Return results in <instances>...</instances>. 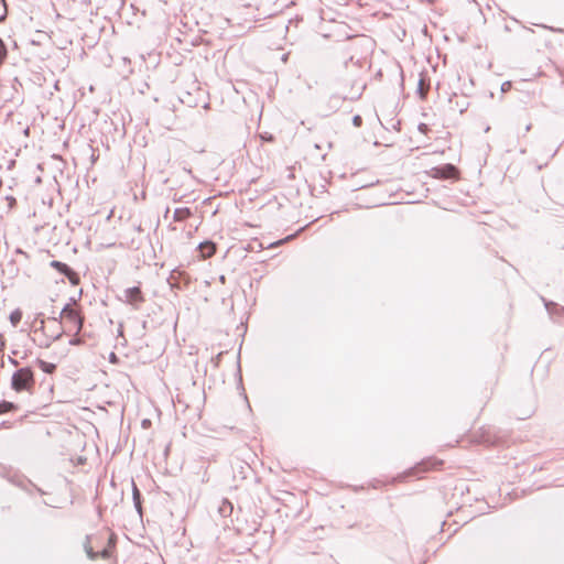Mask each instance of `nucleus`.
Here are the masks:
<instances>
[{
	"label": "nucleus",
	"mask_w": 564,
	"mask_h": 564,
	"mask_svg": "<svg viewBox=\"0 0 564 564\" xmlns=\"http://www.w3.org/2000/svg\"><path fill=\"white\" fill-rule=\"evenodd\" d=\"M10 387L15 392L33 393L35 387L34 371L30 366L19 368L11 376Z\"/></svg>",
	"instance_id": "f257e3e1"
},
{
	"label": "nucleus",
	"mask_w": 564,
	"mask_h": 564,
	"mask_svg": "<svg viewBox=\"0 0 564 564\" xmlns=\"http://www.w3.org/2000/svg\"><path fill=\"white\" fill-rule=\"evenodd\" d=\"M442 464H443L442 460H437L435 458L423 459L422 462L416 464L414 467L410 468L404 474L399 475L398 476V480H403L405 477L414 476V475H416L417 473H421V471H427L430 469H435L438 466H441Z\"/></svg>",
	"instance_id": "f03ea898"
},
{
	"label": "nucleus",
	"mask_w": 564,
	"mask_h": 564,
	"mask_svg": "<svg viewBox=\"0 0 564 564\" xmlns=\"http://www.w3.org/2000/svg\"><path fill=\"white\" fill-rule=\"evenodd\" d=\"M63 316L76 325L77 334L82 330V328L84 326V317L79 314V312L76 308L72 307L70 304H66L63 307L62 312L59 313V316L52 317V319L58 321Z\"/></svg>",
	"instance_id": "7ed1b4c3"
},
{
	"label": "nucleus",
	"mask_w": 564,
	"mask_h": 564,
	"mask_svg": "<svg viewBox=\"0 0 564 564\" xmlns=\"http://www.w3.org/2000/svg\"><path fill=\"white\" fill-rule=\"evenodd\" d=\"M458 173H459L458 169L451 163L438 165L431 170L432 176L434 178H440V180L457 178Z\"/></svg>",
	"instance_id": "20e7f679"
},
{
	"label": "nucleus",
	"mask_w": 564,
	"mask_h": 564,
	"mask_svg": "<svg viewBox=\"0 0 564 564\" xmlns=\"http://www.w3.org/2000/svg\"><path fill=\"white\" fill-rule=\"evenodd\" d=\"M124 302L132 306L133 310H139L141 304L145 301L140 286H131L124 290Z\"/></svg>",
	"instance_id": "39448f33"
},
{
	"label": "nucleus",
	"mask_w": 564,
	"mask_h": 564,
	"mask_svg": "<svg viewBox=\"0 0 564 564\" xmlns=\"http://www.w3.org/2000/svg\"><path fill=\"white\" fill-rule=\"evenodd\" d=\"M50 267L55 269L58 273L65 275L73 285L79 282L78 274L68 264L58 260H52L50 262Z\"/></svg>",
	"instance_id": "423d86ee"
},
{
	"label": "nucleus",
	"mask_w": 564,
	"mask_h": 564,
	"mask_svg": "<svg viewBox=\"0 0 564 564\" xmlns=\"http://www.w3.org/2000/svg\"><path fill=\"white\" fill-rule=\"evenodd\" d=\"M178 280H184V282L186 284L189 282V278L185 272L173 270L169 278V282H170L172 289H174V288L181 289V286L178 284Z\"/></svg>",
	"instance_id": "0eeeda50"
},
{
	"label": "nucleus",
	"mask_w": 564,
	"mask_h": 564,
	"mask_svg": "<svg viewBox=\"0 0 564 564\" xmlns=\"http://www.w3.org/2000/svg\"><path fill=\"white\" fill-rule=\"evenodd\" d=\"M131 485H132L133 503H134L135 510L141 516L142 514V495L133 480L131 481Z\"/></svg>",
	"instance_id": "6e6552de"
},
{
	"label": "nucleus",
	"mask_w": 564,
	"mask_h": 564,
	"mask_svg": "<svg viewBox=\"0 0 564 564\" xmlns=\"http://www.w3.org/2000/svg\"><path fill=\"white\" fill-rule=\"evenodd\" d=\"M199 251L204 258H209L216 252V245L213 241H204L199 245Z\"/></svg>",
	"instance_id": "1a4fd4ad"
},
{
	"label": "nucleus",
	"mask_w": 564,
	"mask_h": 564,
	"mask_svg": "<svg viewBox=\"0 0 564 564\" xmlns=\"http://www.w3.org/2000/svg\"><path fill=\"white\" fill-rule=\"evenodd\" d=\"M234 505L228 499H223L219 507L218 512L221 517L227 518L232 514Z\"/></svg>",
	"instance_id": "9d476101"
},
{
	"label": "nucleus",
	"mask_w": 564,
	"mask_h": 564,
	"mask_svg": "<svg viewBox=\"0 0 564 564\" xmlns=\"http://www.w3.org/2000/svg\"><path fill=\"white\" fill-rule=\"evenodd\" d=\"M193 215L192 210L187 207L176 208L174 210L173 218L175 221H184Z\"/></svg>",
	"instance_id": "9b49d317"
},
{
	"label": "nucleus",
	"mask_w": 564,
	"mask_h": 564,
	"mask_svg": "<svg viewBox=\"0 0 564 564\" xmlns=\"http://www.w3.org/2000/svg\"><path fill=\"white\" fill-rule=\"evenodd\" d=\"M36 364L40 367V369L47 375H52L57 368L55 364L47 362L40 358L36 359Z\"/></svg>",
	"instance_id": "f8f14e48"
},
{
	"label": "nucleus",
	"mask_w": 564,
	"mask_h": 564,
	"mask_svg": "<svg viewBox=\"0 0 564 564\" xmlns=\"http://www.w3.org/2000/svg\"><path fill=\"white\" fill-rule=\"evenodd\" d=\"M84 550L89 560L94 561L99 557V553L95 552L94 549L90 546V535H86L85 543H84Z\"/></svg>",
	"instance_id": "ddd939ff"
},
{
	"label": "nucleus",
	"mask_w": 564,
	"mask_h": 564,
	"mask_svg": "<svg viewBox=\"0 0 564 564\" xmlns=\"http://www.w3.org/2000/svg\"><path fill=\"white\" fill-rule=\"evenodd\" d=\"M18 409V405L11 401H0V415L9 412H13Z\"/></svg>",
	"instance_id": "4468645a"
},
{
	"label": "nucleus",
	"mask_w": 564,
	"mask_h": 564,
	"mask_svg": "<svg viewBox=\"0 0 564 564\" xmlns=\"http://www.w3.org/2000/svg\"><path fill=\"white\" fill-rule=\"evenodd\" d=\"M424 83H425V75L423 73H420L416 93L421 99H425L426 94H427V90L424 88Z\"/></svg>",
	"instance_id": "2eb2a0df"
},
{
	"label": "nucleus",
	"mask_w": 564,
	"mask_h": 564,
	"mask_svg": "<svg viewBox=\"0 0 564 564\" xmlns=\"http://www.w3.org/2000/svg\"><path fill=\"white\" fill-rule=\"evenodd\" d=\"M9 319H10L11 325L13 327H17L22 319V311L20 308H15L14 311H12L10 313Z\"/></svg>",
	"instance_id": "dca6fc26"
},
{
	"label": "nucleus",
	"mask_w": 564,
	"mask_h": 564,
	"mask_svg": "<svg viewBox=\"0 0 564 564\" xmlns=\"http://www.w3.org/2000/svg\"><path fill=\"white\" fill-rule=\"evenodd\" d=\"M84 344V339L77 334L69 340V345L79 346Z\"/></svg>",
	"instance_id": "f3484780"
},
{
	"label": "nucleus",
	"mask_w": 564,
	"mask_h": 564,
	"mask_svg": "<svg viewBox=\"0 0 564 564\" xmlns=\"http://www.w3.org/2000/svg\"><path fill=\"white\" fill-rule=\"evenodd\" d=\"M6 14H7L6 1L0 0V21H2L6 18Z\"/></svg>",
	"instance_id": "a211bd4d"
},
{
	"label": "nucleus",
	"mask_w": 564,
	"mask_h": 564,
	"mask_svg": "<svg viewBox=\"0 0 564 564\" xmlns=\"http://www.w3.org/2000/svg\"><path fill=\"white\" fill-rule=\"evenodd\" d=\"M456 107L459 109V112L463 113L464 111H466L468 102L465 100L462 104L456 101Z\"/></svg>",
	"instance_id": "6ab92c4d"
},
{
	"label": "nucleus",
	"mask_w": 564,
	"mask_h": 564,
	"mask_svg": "<svg viewBox=\"0 0 564 564\" xmlns=\"http://www.w3.org/2000/svg\"><path fill=\"white\" fill-rule=\"evenodd\" d=\"M511 87H512V83L511 82L507 80V82L502 83V85H501V93L509 91L511 89Z\"/></svg>",
	"instance_id": "aec40b11"
},
{
	"label": "nucleus",
	"mask_w": 564,
	"mask_h": 564,
	"mask_svg": "<svg viewBox=\"0 0 564 564\" xmlns=\"http://www.w3.org/2000/svg\"><path fill=\"white\" fill-rule=\"evenodd\" d=\"M361 123H362V118H361V116L356 115V116H354V117H352V124H354L355 127H360V126H361Z\"/></svg>",
	"instance_id": "412c9836"
},
{
	"label": "nucleus",
	"mask_w": 564,
	"mask_h": 564,
	"mask_svg": "<svg viewBox=\"0 0 564 564\" xmlns=\"http://www.w3.org/2000/svg\"><path fill=\"white\" fill-rule=\"evenodd\" d=\"M419 131L426 134L430 131V128L426 123H420L417 127Z\"/></svg>",
	"instance_id": "4be33fe9"
},
{
	"label": "nucleus",
	"mask_w": 564,
	"mask_h": 564,
	"mask_svg": "<svg viewBox=\"0 0 564 564\" xmlns=\"http://www.w3.org/2000/svg\"><path fill=\"white\" fill-rule=\"evenodd\" d=\"M99 553V557H102V558H109L110 557V551L107 550V549H104L101 550Z\"/></svg>",
	"instance_id": "5701e85b"
},
{
	"label": "nucleus",
	"mask_w": 564,
	"mask_h": 564,
	"mask_svg": "<svg viewBox=\"0 0 564 564\" xmlns=\"http://www.w3.org/2000/svg\"><path fill=\"white\" fill-rule=\"evenodd\" d=\"M261 139L267 142H272L274 140V137L272 134L265 133V134L261 135Z\"/></svg>",
	"instance_id": "b1692460"
},
{
	"label": "nucleus",
	"mask_w": 564,
	"mask_h": 564,
	"mask_svg": "<svg viewBox=\"0 0 564 564\" xmlns=\"http://www.w3.org/2000/svg\"><path fill=\"white\" fill-rule=\"evenodd\" d=\"M15 253L17 254H21V256L25 257L26 259L29 258V254L24 250H22L21 248H17L15 249Z\"/></svg>",
	"instance_id": "393cba45"
},
{
	"label": "nucleus",
	"mask_w": 564,
	"mask_h": 564,
	"mask_svg": "<svg viewBox=\"0 0 564 564\" xmlns=\"http://www.w3.org/2000/svg\"><path fill=\"white\" fill-rule=\"evenodd\" d=\"M9 362L11 365H13L14 367H18L19 366V361L14 358H12L11 356H9Z\"/></svg>",
	"instance_id": "a878e982"
},
{
	"label": "nucleus",
	"mask_w": 564,
	"mask_h": 564,
	"mask_svg": "<svg viewBox=\"0 0 564 564\" xmlns=\"http://www.w3.org/2000/svg\"><path fill=\"white\" fill-rule=\"evenodd\" d=\"M110 361H111V362H117V361H118V357L116 356V354H115V352H111V354H110Z\"/></svg>",
	"instance_id": "bb28decb"
},
{
	"label": "nucleus",
	"mask_w": 564,
	"mask_h": 564,
	"mask_svg": "<svg viewBox=\"0 0 564 564\" xmlns=\"http://www.w3.org/2000/svg\"><path fill=\"white\" fill-rule=\"evenodd\" d=\"M62 335H63V334H62V333H59V334H57V335L53 336L51 341L59 340V339L62 338Z\"/></svg>",
	"instance_id": "cd10ccee"
},
{
	"label": "nucleus",
	"mask_w": 564,
	"mask_h": 564,
	"mask_svg": "<svg viewBox=\"0 0 564 564\" xmlns=\"http://www.w3.org/2000/svg\"><path fill=\"white\" fill-rule=\"evenodd\" d=\"M44 327H45V322H44V319H41V322H40V328H39V329L43 332V330H44Z\"/></svg>",
	"instance_id": "c85d7f7f"
},
{
	"label": "nucleus",
	"mask_w": 564,
	"mask_h": 564,
	"mask_svg": "<svg viewBox=\"0 0 564 564\" xmlns=\"http://www.w3.org/2000/svg\"><path fill=\"white\" fill-rule=\"evenodd\" d=\"M543 301H544V304H545V307L547 311L550 310L551 305H554L552 302H546L545 300H543Z\"/></svg>",
	"instance_id": "c756f323"
},
{
	"label": "nucleus",
	"mask_w": 564,
	"mask_h": 564,
	"mask_svg": "<svg viewBox=\"0 0 564 564\" xmlns=\"http://www.w3.org/2000/svg\"><path fill=\"white\" fill-rule=\"evenodd\" d=\"M531 128H532V124H531V123H528V124L525 126V132H529V131L531 130Z\"/></svg>",
	"instance_id": "7c9ffc66"
},
{
	"label": "nucleus",
	"mask_w": 564,
	"mask_h": 564,
	"mask_svg": "<svg viewBox=\"0 0 564 564\" xmlns=\"http://www.w3.org/2000/svg\"><path fill=\"white\" fill-rule=\"evenodd\" d=\"M2 426H4V427H9V426H10V423H9V422H3V423H2Z\"/></svg>",
	"instance_id": "2f4dec72"
},
{
	"label": "nucleus",
	"mask_w": 564,
	"mask_h": 564,
	"mask_svg": "<svg viewBox=\"0 0 564 564\" xmlns=\"http://www.w3.org/2000/svg\"><path fill=\"white\" fill-rule=\"evenodd\" d=\"M118 334L122 335V325H120V328L118 329Z\"/></svg>",
	"instance_id": "473e14b6"
},
{
	"label": "nucleus",
	"mask_w": 564,
	"mask_h": 564,
	"mask_svg": "<svg viewBox=\"0 0 564 564\" xmlns=\"http://www.w3.org/2000/svg\"><path fill=\"white\" fill-rule=\"evenodd\" d=\"M50 345H51V341H47V343H45V344H44V345H42V346L47 348V347H50Z\"/></svg>",
	"instance_id": "72a5a7b5"
},
{
	"label": "nucleus",
	"mask_w": 564,
	"mask_h": 564,
	"mask_svg": "<svg viewBox=\"0 0 564 564\" xmlns=\"http://www.w3.org/2000/svg\"><path fill=\"white\" fill-rule=\"evenodd\" d=\"M219 280H220V282L225 283V276H224V275H221V276L219 278Z\"/></svg>",
	"instance_id": "f704fd0d"
},
{
	"label": "nucleus",
	"mask_w": 564,
	"mask_h": 564,
	"mask_svg": "<svg viewBox=\"0 0 564 564\" xmlns=\"http://www.w3.org/2000/svg\"><path fill=\"white\" fill-rule=\"evenodd\" d=\"M148 422H149V420H148V419H144V420H143V425H148Z\"/></svg>",
	"instance_id": "c9c22d12"
},
{
	"label": "nucleus",
	"mask_w": 564,
	"mask_h": 564,
	"mask_svg": "<svg viewBox=\"0 0 564 564\" xmlns=\"http://www.w3.org/2000/svg\"><path fill=\"white\" fill-rule=\"evenodd\" d=\"M148 422H149V420H148V419H144V420H143V425H148Z\"/></svg>",
	"instance_id": "e433bc0d"
},
{
	"label": "nucleus",
	"mask_w": 564,
	"mask_h": 564,
	"mask_svg": "<svg viewBox=\"0 0 564 564\" xmlns=\"http://www.w3.org/2000/svg\"><path fill=\"white\" fill-rule=\"evenodd\" d=\"M209 107V104H205L204 108L207 109Z\"/></svg>",
	"instance_id": "4c0bfd02"
},
{
	"label": "nucleus",
	"mask_w": 564,
	"mask_h": 564,
	"mask_svg": "<svg viewBox=\"0 0 564 564\" xmlns=\"http://www.w3.org/2000/svg\"><path fill=\"white\" fill-rule=\"evenodd\" d=\"M282 243V240H279L278 242H275L274 245H281Z\"/></svg>",
	"instance_id": "58836bf2"
}]
</instances>
